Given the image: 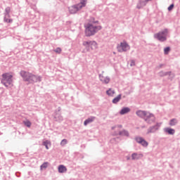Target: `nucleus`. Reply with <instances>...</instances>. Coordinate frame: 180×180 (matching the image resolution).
I'll return each mask as SVG.
<instances>
[{
	"label": "nucleus",
	"mask_w": 180,
	"mask_h": 180,
	"mask_svg": "<svg viewBox=\"0 0 180 180\" xmlns=\"http://www.w3.org/2000/svg\"><path fill=\"white\" fill-rule=\"evenodd\" d=\"M101 29H102V27L96 25L95 22H90L87 24L85 27V35L87 37H90V36H94V34L98 33V32H99Z\"/></svg>",
	"instance_id": "obj_1"
},
{
	"label": "nucleus",
	"mask_w": 180,
	"mask_h": 180,
	"mask_svg": "<svg viewBox=\"0 0 180 180\" xmlns=\"http://www.w3.org/2000/svg\"><path fill=\"white\" fill-rule=\"evenodd\" d=\"M20 75L24 80L30 82V84H33V82H40V81H41V77H40V76H36L23 70L20 72Z\"/></svg>",
	"instance_id": "obj_2"
},
{
	"label": "nucleus",
	"mask_w": 180,
	"mask_h": 180,
	"mask_svg": "<svg viewBox=\"0 0 180 180\" xmlns=\"http://www.w3.org/2000/svg\"><path fill=\"white\" fill-rule=\"evenodd\" d=\"M136 115L137 116H139V117H143L148 123H151L155 120L154 115L148 112L139 110L136 112Z\"/></svg>",
	"instance_id": "obj_3"
},
{
	"label": "nucleus",
	"mask_w": 180,
	"mask_h": 180,
	"mask_svg": "<svg viewBox=\"0 0 180 180\" xmlns=\"http://www.w3.org/2000/svg\"><path fill=\"white\" fill-rule=\"evenodd\" d=\"M13 76L11 73H4L2 75L1 84L4 85V86H9L12 85V77Z\"/></svg>",
	"instance_id": "obj_4"
},
{
	"label": "nucleus",
	"mask_w": 180,
	"mask_h": 180,
	"mask_svg": "<svg viewBox=\"0 0 180 180\" xmlns=\"http://www.w3.org/2000/svg\"><path fill=\"white\" fill-rule=\"evenodd\" d=\"M83 46L88 51L89 50H96L98 49V43L95 41H84Z\"/></svg>",
	"instance_id": "obj_5"
},
{
	"label": "nucleus",
	"mask_w": 180,
	"mask_h": 180,
	"mask_svg": "<svg viewBox=\"0 0 180 180\" xmlns=\"http://www.w3.org/2000/svg\"><path fill=\"white\" fill-rule=\"evenodd\" d=\"M168 34V30L165 29L154 35L155 39L159 40V41H165L167 40V35Z\"/></svg>",
	"instance_id": "obj_6"
},
{
	"label": "nucleus",
	"mask_w": 180,
	"mask_h": 180,
	"mask_svg": "<svg viewBox=\"0 0 180 180\" xmlns=\"http://www.w3.org/2000/svg\"><path fill=\"white\" fill-rule=\"evenodd\" d=\"M117 50L119 51V53H123V51H127V50H130V46H129L127 42L123 41L117 45Z\"/></svg>",
	"instance_id": "obj_7"
},
{
	"label": "nucleus",
	"mask_w": 180,
	"mask_h": 180,
	"mask_svg": "<svg viewBox=\"0 0 180 180\" xmlns=\"http://www.w3.org/2000/svg\"><path fill=\"white\" fill-rule=\"evenodd\" d=\"M100 81L102 82V84H109L110 82V77L108 76L105 75L104 74H101L99 75Z\"/></svg>",
	"instance_id": "obj_8"
},
{
	"label": "nucleus",
	"mask_w": 180,
	"mask_h": 180,
	"mask_svg": "<svg viewBox=\"0 0 180 180\" xmlns=\"http://www.w3.org/2000/svg\"><path fill=\"white\" fill-rule=\"evenodd\" d=\"M136 143H139V144H141L143 147H147L148 146V142H147L144 139L141 137H136Z\"/></svg>",
	"instance_id": "obj_9"
},
{
	"label": "nucleus",
	"mask_w": 180,
	"mask_h": 180,
	"mask_svg": "<svg viewBox=\"0 0 180 180\" xmlns=\"http://www.w3.org/2000/svg\"><path fill=\"white\" fill-rule=\"evenodd\" d=\"M78 11H81V8H79V7L77 6V4L75 6H72L69 8V11L72 14L77 13V12H78Z\"/></svg>",
	"instance_id": "obj_10"
},
{
	"label": "nucleus",
	"mask_w": 180,
	"mask_h": 180,
	"mask_svg": "<svg viewBox=\"0 0 180 180\" xmlns=\"http://www.w3.org/2000/svg\"><path fill=\"white\" fill-rule=\"evenodd\" d=\"M151 0H140L139 3L137 5L138 9H141L143 6H146L147 5V2H149Z\"/></svg>",
	"instance_id": "obj_11"
},
{
	"label": "nucleus",
	"mask_w": 180,
	"mask_h": 180,
	"mask_svg": "<svg viewBox=\"0 0 180 180\" xmlns=\"http://www.w3.org/2000/svg\"><path fill=\"white\" fill-rule=\"evenodd\" d=\"M58 169L60 174H63V172H67V167H65V166L63 165H59Z\"/></svg>",
	"instance_id": "obj_12"
},
{
	"label": "nucleus",
	"mask_w": 180,
	"mask_h": 180,
	"mask_svg": "<svg viewBox=\"0 0 180 180\" xmlns=\"http://www.w3.org/2000/svg\"><path fill=\"white\" fill-rule=\"evenodd\" d=\"M86 1L87 0H81L80 3L77 4L79 9H82V8H85L86 6Z\"/></svg>",
	"instance_id": "obj_13"
},
{
	"label": "nucleus",
	"mask_w": 180,
	"mask_h": 180,
	"mask_svg": "<svg viewBox=\"0 0 180 180\" xmlns=\"http://www.w3.org/2000/svg\"><path fill=\"white\" fill-rule=\"evenodd\" d=\"M143 157V154L133 153L131 155L132 160H140Z\"/></svg>",
	"instance_id": "obj_14"
},
{
	"label": "nucleus",
	"mask_w": 180,
	"mask_h": 180,
	"mask_svg": "<svg viewBox=\"0 0 180 180\" xmlns=\"http://www.w3.org/2000/svg\"><path fill=\"white\" fill-rule=\"evenodd\" d=\"M95 120V117H91L86 120L84 122V126H86V124H89V123H92Z\"/></svg>",
	"instance_id": "obj_15"
},
{
	"label": "nucleus",
	"mask_w": 180,
	"mask_h": 180,
	"mask_svg": "<svg viewBox=\"0 0 180 180\" xmlns=\"http://www.w3.org/2000/svg\"><path fill=\"white\" fill-rule=\"evenodd\" d=\"M130 112V108H124L120 111V115H126V113H129Z\"/></svg>",
	"instance_id": "obj_16"
},
{
	"label": "nucleus",
	"mask_w": 180,
	"mask_h": 180,
	"mask_svg": "<svg viewBox=\"0 0 180 180\" xmlns=\"http://www.w3.org/2000/svg\"><path fill=\"white\" fill-rule=\"evenodd\" d=\"M43 146H44L46 150H49V146L51 147V142L50 141H45L43 142Z\"/></svg>",
	"instance_id": "obj_17"
},
{
	"label": "nucleus",
	"mask_w": 180,
	"mask_h": 180,
	"mask_svg": "<svg viewBox=\"0 0 180 180\" xmlns=\"http://www.w3.org/2000/svg\"><path fill=\"white\" fill-rule=\"evenodd\" d=\"M4 22H6V23H12L13 22V20L8 17V15H5Z\"/></svg>",
	"instance_id": "obj_18"
},
{
	"label": "nucleus",
	"mask_w": 180,
	"mask_h": 180,
	"mask_svg": "<svg viewBox=\"0 0 180 180\" xmlns=\"http://www.w3.org/2000/svg\"><path fill=\"white\" fill-rule=\"evenodd\" d=\"M107 95H108V96H113V95H115V90H112V89H109L107 91H106Z\"/></svg>",
	"instance_id": "obj_19"
},
{
	"label": "nucleus",
	"mask_w": 180,
	"mask_h": 180,
	"mask_svg": "<svg viewBox=\"0 0 180 180\" xmlns=\"http://www.w3.org/2000/svg\"><path fill=\"white\" fill-rule=\"evenodd\" d=\"M120 99H122V95L120 94L112 100V103H117Z\"/></svg>",
	"instance_id": "obj_20"
},
{
	"label": "nucleus",
	"mask_w": 180,
	"mask_h": 180,
	"mask_svg": "<svg viewBox=\"0 0 180 180\" xmlns=\"http://www.w3.org/2000/svg\"><path fill=\"white\" fill-rule=\"evenodd\" d=\"M6 15L8 16V18H11V15L9 13H11V7H7L5 9Z\"/></svg>",
	"instance_id": "obj_21"
},
{
	"label": "nucleus",
	"mask_w": 180,
	"mask_h": 180,
	"mask_svg": "<svg viewBox=\"0 0 180 180\" xmlns=\"http://www.w3.org/2000/svg\"><path fill=\"white\" fill-rule=\"evenodd\" d=\"M118 134H120V136H127V137H128L129 132L127 131L124 130L122 131H120Z\"/></svg>",
	"instance_id": "obj_22"
},
{
	"label": "nucleus",
	"mask_w": 180,
	"mask_h": 180,
	"mask_svg": "<svg viewBox=\"0 0 180 180\" xmlns=\"http://www.w3.org/2000/svg\"><path fill=\"white\" fill-rule=\"evenodd\" d=\"M166 131L169 134H174V133H175V130L172 129L171 128H167L166 129Z\"/></svg>",
	"instance_id": "obj_23"
},
{
	"label": "nucleus",
	"mask_w": 180,
	"mask_h": 180,
	"mask_svg": "<svg viewBox=\"0 0 180 180\" xmlns=\"http://www.w3.org/2000/svg\"><path fill=\"white\" fill-rule=\"evenodd\" d=\"M23 123L27 127H30L32 126V122L29 120L24 121Z\"/></svg>",
	"instance_id": "obj_24"
},
{
	"label": "nucleus",
	"mask_w": 180,
	"mask_h": 180,
	"mask_svg": "<svg viewBox=\"0 0 180 180\" xmlns=\"http://www.w3.org/2000/svg\"><path fill=\"white\" fill-rule=\"evenodd\" d=\"M177 123L176 119H172L170 120L169 124L170 126H175Z\"/></svg>",
	"instance_id": "obj_25"
},
{
	"label": "nucleus",
	"mask_w": 180,
	"mask_h": 180,
	"mask_svg": "<svg viewBox=\"0 0 180 180\" xmlns=\"http://www.w3.org/2000/svg\"><path fill=\"white\" fill-rule=\"evenodd\" d=\"M49 167V162H45L41 166V169H46Z\"/></svg>",
	"instance_id": "obj_26"
},
{
	"label": "nucleus",
	"mask_w": 180,
	"mask_h": 180,
	"mask_svg": "<svg viewBox=\"0 0 180 180\" xmlns=\"http://www.w3.org/2000/svg\"><path fill=\"white\" fill-rule=\"evenodd\" d=\"M67 143H68V141H67V139H63L60 142V146H64Z\"/></svg>",
	"instance_id": "obj_27"
},
{
	"label": "nucleus",
	"mask_w": 180,
	"mask_h": 180,
	"mask_svg": "<svg viewBox=\"0 0 180 180\" xmlns=\"http://www.w3.org/2000/svg\"><path fill=\"white\" fill-rule=\"evenodd\" d=\"M171 50V49L169 47H166L165 49H164V51H165V54H168V53H169V51Z\"/></svg>",
	"instance_id": "obj_28"
},
{
	"label": "nucleus",
	"mask_w": 180,
	"mask_h": 180,
	"mask_svg": "<svg viewBox=\"0 0 180 180\" xmlns=\"http://www.w3.org/2000/svg\"><path fill=\"white\" fill-rule=\"evenodd\" d=\"M153 129H154V127L150 128V129L148 130V134H150V133H154Z\"/></svg>",
	"instance_id": "obj_29"
},
{
	"label": "nucleus",
	"mask_w": 180,
	"mask_h": 180,
	"mask_svg": "<svg viewBox=\"0 0 180 180\" xmlns=\"http://www.w3.org/2000/svg\"><path fill=\"white\" fill-rule=\"evenodd\" d=\"M55 52L56 53H58V54H60L61 53V49L60 48H57L56 50H55Z\"/></svg>",
	"instance_id": "obj_30"
},
{
	"label": "nucleus",
	"mask_w": 180,
	"mask_h": 180,
	"mask_svg": "<svg viewBox=\"0 0 180 180\" xmlns=\"http://www.w3.org/2000/svg\"><path fill=\"white\" fill-rule=\"evenodd\" d=\"M173 9H174V4H172L168 7V11H172Z\"/></svg>",
	"instance_id": "obj_31"
},
{
	"label": "nucleus",
	"mask_w": 180,
	"mask_h": 180,
	"mask_svg": "<svg viewBox=\"0 0 180 180\" xmlns=\"http://www.w3.org/2000/svg\"><path fill=\"white\" fill-rule=\"evenodd\" d=\"M134 65H136V63L134 62V60H131L130 66L134 67Z\"/></svg>",
	"instance_id": "obj_32"
},
{
	"label": "nucleus",
	"mask_w": 180,
	"mask_h": 180,
	"mask_svg": "<svg viewBox=\"0 0 180 180\" xmlns=\"http://www.w3.org/2000/svg\"><path fill=\"white\" fill-rule=\"evenodd\" d=\"M127 160H130V158H127Z\"/></svg>",
	"instance_id": "obj_33"
},
{
	"label": "nucleus",
	"mask_w": 180,
	"mask_h": 180,
	"mask_svg": "<svg viewBox=\"0 0 180 180\" xmlns=\"http://www.w3.org/2000/svg\"><path fill=\"white\" fill-rule=\"evenodd\" d=\"M119 127H122V125H120Z\"/></svg>",
	"instance_id": "obj_34"
}]
</instances>
